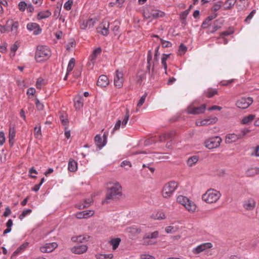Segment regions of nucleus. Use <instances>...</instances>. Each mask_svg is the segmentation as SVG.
I'll return each instance as SVG.
<instances>
[{"mask_svg": "<svg viewBox=\"0 0 259 259\" xmlns=\"http://www.w3.org/2000/svg\"><path fill=\"white\" fill-rule=\"evenodd\" d=\"M162 47L164 48H169L172 46V44L169 41L165 40L162 38H159Z\"/></svg>", "mask_w": 259, "mask_h": 259, "instance_id": "43", "label": "nucleus"}, {"mask_svg": "<svg viewBox=\"0 0 259 259\" xmlns=\"http://www.w3.org/2000/svg\"><path fill=\"white\" fill-rule=\"evenodd\" d=\"M130 232H132L133 233H140L141 232V229L140 228H138L136 226H132L131 227H129L127 229Z\"/></svg>", "mask_w": 259, "mask_h": 259, "instance_id": "44", "label": "nucleus"}, {"mask_svg": "<svg viewBox=\"0 0 259 259\" xmlns=\"http://www.w3.org/2000/svg\"><path fill=\"white\" fill-rule=\"evenodd\" d=\"M35 105L37 109L38 110H42L44 109V105L41 103L39 100L37 98L35 99Z\"/></svg>", "mask_w": 259, "mask_h": 259, "instance_id": "52", "label": "nucleus"}, {"mask_svg": "<svg viewBox=\"0 0 259 259\" xmlns=\"http://www.w3.org/2000/svg\"><path fill=\"white\" fill-rule=\"evenodd\" d=\"M27 28L30 31H33V34L38 35L41 31V29L39 25L36 23H29L27 25Z\"/></svg>", "mask_w": 259, "mask_h": 259, "instance_id": "14", "label": "nucleus"}, {"mask_svg": "<svg viewBox=\"0 0 259 259\" xmlns=\"http://www.w3.org/2000/svg\"><path fill=\"white\" fill-rule=\"evenodd\" d=\"M187 51V48L183 44H181L179 46V51L180 52V55H182V54L181 52H182L183 54L185 53V52Z\"/></svg>", "mask_w": 259, "mask_h": 259, "instance_id": "49", "label": "nucleus"}, {"mask_svg": "<svg viewBox=\"0 0 259 259\" xmlns=\"http://www.w3.org/2000/svg\"><path fill=\"white\" fill-rule=\"evenodd\" d=\"M199 157L197 156H193L189 158L187 160V164L189 166H192L195 164L198 160Z\"/></svg>", "mask_w": 259, "mask_h": 259, "instance_id": "34", "label": "nucleus"}, {"mask_svg": "<svg viewBox=\"0 0 259 259\" xmlns=\"http://www.w3.org/2000/svg\"><path fill=\"white\" fill-rule=\"evenodd\" d=\"M219 21V20H217L214 21V25L212 27V29L211 30H210L211 33H214L217 30H218L221 28V25H219L218 24Z\"/></svg>", "mask_w": 259, "mask_h": 259, "instance_id": "46", "label": "nucleus"}, {"mask_svg": "<svg viewBox=\"0 0 259 259\" xmlns=\"http://www.w3.org/2000/svg\"><path fill=\"white\" fill-rule=\"evenodd\" d=\"M218 91L216 89L213 90L212 89H208L207 91L204 92L205 95L209 98H212L215 95L218 94Z\"/></svg>", "mask_w": 259, "mask_h": 259, "instance_id": "33", "label": "nucleus"}, {"mask_svg": "<svg viewBox=\"0 0 259 259\" xmlns=\"http://www.w3.org/2000/svg\"><path fill=\"white\" fill-rule=\"evenodd\" d=\"M249 132H250L249 130L245 128L243 129L239 134H238L239 136L240 137V139H242Z\"/></svg>", "mask_w": 259, "mask_h": 259, "instance_id": "53", "label": "nucleus"}, {"mask_svg": "<svg viewBox=\"0 0 259 259\" xmlns=\"http://www.w3.org/2000/svg\"><path fill=\"white\" fill-rule=\"evenodd\" d=\"M27 4L24 1H21L18 4V9L21 12H24L25 9L27 8Z\"/></svg>", "mask_w": 259, "mask_h": 259, "instance_id": "41", "label": "nucleus"}, {"mask_svg": "<svg viewBox=\"0 0 259 259\" xmlns=\"http://www.w3.org/2000/svg\"><path fill=\"white\" fill-rule=\"evenodd\" d=\"M123 76L122 72L119 71L118 70L116 71V75L114 77V85L118 88H121L123 85Z\"/></svg>", "mask_w": 259, "mask_h": 259, "instance_id": "11", "label": "nucleus"}, {"mask_svg": "<svg viewBox=\"0 0 259 259\" xmlns=\"http://www.w3.org/2000/svg\"><path fill=\"white\" fill-rule=\"evenodd\" d=\"M177 187L178 184L175 181H171L166 183L162 189V196L165 198L170 197Z\"/></svg>", "mask_w": 259, "mask_h": 259, "instance_id": "4", "label": "nucleus"}, {"mask_svg": "<svg viewBox=\"0 0 259 259\" xmlns=\"http://www.w3.org/2000/svg\"><path fill=\"white\" fill-rule=\"evenodd\" d=\"M29 243L25 242L21 244L13 253L11 257L17 255L18 254L21 253L28 247Z\"/></svg>", "mask_w": 259, "mask_h": 259, "instance_id": "19", "label": "nucleus"}, {"mask_svg": "<svg viewBox=\"0 0 259 259\" xmlns=\"http://www.w3.org/2000/svg\"><path fill=\"white\" fill-rule=\"evenodd\" d=\"M177 201L183 205L189 211L194 212L196 208L193 202L190 200L187 197L180 195L177 198Z\"/></svg>", "mask_w": 259, "mask_h": 259, "instance_id": "6", "label": "nucleus"}, {"mask_svg": "<svg viewBox=\"0 0 259 259\" xmlns=\"http://www.w3.org/2000/svg\"><path fill=\"white\" fill-rule=\"evenodd\" d=\"M141 259H155V258L149 254H142L141 255Z\"/></svg>", "mask_w": 259, "mask_h": 259, "instance_id": "64", "label": "nucleus"}, {"mask_svg": "<svg viewBox=\"0 0 259 259\" xmlns=\"http://www.w3.org/2000/svg\"><path fill=\"white\" fill-rule=\"evenodd\" d=\"M255 115L249 114L248 116H245L242 118L241 120V123L243 124H248L255 119Z\"/></svg>", "mask_w": 259, "mask_h": 259, "instance_id": "23", "label": "nucleus"}, {"mask_svg": "<svg viewBox=\"0 0 259 259\" xmlns=\"http://www.w3.org/2000/svg\"><path fill=\"white\" fill-rule=\"evenodd\" d=\"M164 15V12L157 10H154L152 7H150L144 9L143 16L146 19L150 18H157L162 17Z\"/></svg>", "mask_w": 259, "mask_h": 259, "instance_id": "5", "label": "nucleus"}, {"mask_svg": "<svg viewBox=\"0 0 259 259\" xmlns=\"http://www.w3.org/2000/svg\"><path fill=\"white\" fill-rule=\"evenodd\" d=\"M256 12V11L255 10H253L250 13V14L247 16V17L246 18V19H245L244 21L246 23H249L250 20L252 19V18L253 17V15H254V14Z\"/></svg>", "mask_w": 259, "mask_h": 259, "instance_id": "50", "label": "nucleus"}, {"mask_svg": "<svg viewBox=\"0 0 259 259\" xmlns=\"http://www.w3.org/2000/svg\"><path fill=\"white\" fill-rule=\"evenodd\" d=\"M75 59L73 58L70 60L67 68V73H69L73 70L75 65Z\"/></svg>", "mask_w": 259, "mask_h": 259, "instance_id": "38", "label": "nucleus"}, {"mask_svg": "<svg viewBox=\"0 0 259 259\" xmlns=\"http://www.w3.org/2000/svg\"><path fill=\"white\" fill-rule=\"evenodd\" d=\"M158 236V232L154 231L151 233L146 234L143 237L144 243L145 244H153V243L150 241H146V239L156 238Z\"/></svg>", "mask_w": 259, "mask_h": 259, "instance_id": "15", "label": "nucleus"}, {"mask_svg": "<svg viewBox=\"0 0 259 259\" xmlns=\"http://www.w3.org/2000/svg\"><path fill=\"white\" fill-rule=\"evenodd\" d=\"M152 53L151 50H149L148 52L147 55V64L148 65L147 66V71L149 72V74L151 73L150 72V67H151V63L150 62L152 60Z\"/></svg>", "mask_w": 259, "mask_h": 259, "instance_id": "35", "label": "nucleus"}, {"mask_svg": "<svg viewBox=\"0 0 259 259\" xmlns=\"http://www.w3.org/2000/svg\"><path fill=\"white\" fill-rule=\"evenodd\" d=\"M57 246L58 244L56 242L46 243L40 248V250L42 252L49 253L53 251Z\"/></svg>", "mask_w": 259, "mask_h": 259, "instance_id": "12", "label": "nucleus"}, {"mask_svg": "<svg viewBox=\"0 0 259 259\" xmlns=\"http://www.w3.org/2000/svg\"><path fill=\"white\" fill-rule=\"evenodd\" d=\"M97 259H111L113 257L112 254H100L96 255Z\"/></svg>", "mask_w": 259, "mask_h": 259, "instance_id": "40", "label": "nucleus"}, {"mask_svg": "<svg viewBox=\"0 0 259 259\" xmlns=\"http://www.w3.org/2000/svg\"><path fill=\"white\" fill-rule=\"evenodd\" d=\"M129 117H130L129 110L128 109H126L125 116H124L122 121L121 122V127H124L125 126V125L127 124V121L128 120Z\"/></svg>", "mask_w": 259, "mask_h": 259, "instance_id": "39", "label": "nucleus"}, {"mask_svg": "<svg viewBox=\"0 0 259 259\" xmlns=\"http://www.w3.org/2000/svg\"><path fill=\"white\" fill-rule=\"evenodd\" d=\"M101 52L102 49L100 47H99L95 49L91 56V61H93V60H96L97 55L100 54L101 53Z\"/></svg>", "mask_w": 259, "mask_h": 259, "instance_id": "37", "label": "nucleus"}, {"mask_svg": "<svg viewBox=\"0 0 259 259\" xmlns=\"http://www.w3.org/2000/svg\"><path fill=\"white\" fill-rule=\"evenodd\" d=\"M61 10V6H57L54 12V17L58 18L60 15V12Z\"/></svg>", "mask_w": 259, "mask_h": 259, "instance_id": "55", "label": "nucleus"}, {"mask_svg": "<svg viewBox=\"0 0 259 259\" xmlns=\"http://www.w3.org/2000/svg\"><path fill=\"white\" fill-rule=\"evenodd\" d=\"M113 25V27L112 29V31L113 32L115 35H117L119 34V25L120 22L117 20H115L112 23Z\"/></svg>", "mask_w": 259, "mask_h": 259, "instance_id": "29", "label": "nucleus"}, {"mask_svg": "<svg viewBox=\"0 0 259 259\" xmlns=\"http://www.w3.org/2000/svg\"><path fill=\"white\" fill-rule=\"evenodd\" d=\"M170 55H171L170 54H163L162 57L161 58V64H162V66H163L164 70H165V73H166V69H167V64H166V62H167V59L169 57Z\"/></svg>", "mask_w": 259, "mask_h": 259, "instance_id": "36", "label": "nucleus"}, {"mask_svg": "<svg viewBox=\"0 0 259 259\" xmlns=\"http://www.w3.org/2000/svg\"><path fill=\"white\" fill-rule=\"evenodd\" d=\"M72 4L73 1L72 0H68L65 3L64 8L66 10L69 11L71 10Z\"/></svg>", "mask_w": 259, "mask_h": 259, "instance_id": "48", "label": "nucleus"}, {"mask_svg": "<svg viewBox=\"0 0 259 259\" xmlns=\"http://www.w3.org/2000/svg\"><path fill=\"white\" fill-rule=\"evenodd\" d=\"M83 106L82 99L80 97H76L74 99V107L76 110L80 109Z\"/></svg>", "mask_w": 259, "mask_h": 259, "instance_id": "28", "label": "nucleus"}, {"mask_svg": "<svg viewBox=\"0 0 259 259\" xmlns=\"http://www.w3.org/2000/svg\"><path fill=\"white\" fill-rule=\"evenodd\" d=\"M252 102L253 99L252 98L243 97L237 101L236 105L238 108L245 109L247 108Z\"/></svg>", "mask_w": 259, "mask_h": 259, "instance_id": "9", "label": "nucleus"}, {"mask_svg": "<svg viewBox=\"0 0 259 259\" xmlns=\"http://www.w3.org/2000/svg\"><path fill=\"white\" fill-rule=\"evenodd\" d=\"M121 241V239L119 238H116L112 239L110 241V243L112 245V249L115 250L119 246V243Z\"/></svg>", "mask_w": 259, "mask_h": 259, "instance_id": "32", "label": "nucleus"}, {"mask_svg": "<svg viewBox=\"0 0 259 259\" xmlns=\"http://www.w3.org/2000/svg\"><path fill=\"white\" fill-rule=\"evenodd\" d=\"M120 166L121 167H124L126 169H128V168L125 166H127L128 167H131L132 166V164L129 161L124 160L121 162Z\"/></svg>", "mask_w": 259, "mask_h": 259, "instance_id": "57", "label": "nucleus"}, {"mask_svg": "<svg viewBox=\"0 0 259 259\" xmlns=\"http://www.w3.org/2000/svg\"><path fill=\"white\" fill-rule=\"evenodd\" d=\"M95 142L97 146L99 148L101 149L106 144L104 142V141L102 139L100 135H97L95 137Z\"/></svg>", "mask_w": 259, "mask_h": 259, "instance_id": "22", "label": "nucleus"}, {"mask_svg": "<svg viewBox=\"0 0 259 259\" xmlns=\"http://www.w3.org/2000/svg\"><path fill=\"white\" fill-rule=\"evenodd\" d=\"M221 196L220 192L214 190H208L202 196V199L207 203L217 202Z\"/></svg>", "mask_w": 259, "mask_h": 259, "instance_id": "3", "label": "nucleus"}, {"mask_svg": "<svg viewBox=\"0 0 259 259\" xmlns=\"http://www.w3.org/2000/svg\"><path fill=\"white\" fill-rule=\"evenodd\" d=\"M109 23H108L107 27L103 25L100 26L97 28V31L99 33H101L104 36H107L109 34Z\"/></svg>", "mask_w": 259, "mask_h": 259, "instance_id": "20", "label": "nucleus"}, {"mask_svg": "<svg viewBox=\"0 0 259 259\" xmlns=\"http://www.w3.org/2000/svg\"><path fill=\"white\" fill-rule=\"evenodd\" d=\"M51 56L50 49L46 46H38L37 47L35 54V59L38 62L46 61Z\"/></svg>", "mask_w": 259, "mask_h": 259, "instance_id": "2", "label": "nucleus"}, {"mask_svg": "<svg viewBox=\"0 0 259 259\" xmlns=\"http://www.w3.org/2000/svg\"><path fill=\"white\" fill-rule=\"evenodd\" d=\"M238 139H240L239 134H229L226 136L225 142L227 144H230L235 142Z\"/></svg>", "mask_w": 259, "mask_h": 259, "instance_id": "17", "label": "nucleus"}, {"mask_svg": "<svg viewBox=\"0 0 259 259\" xmlns=\"http://www.w3.org/2000/svg\"><path fill=\"white\" fill-rule=\"evenodd\" d=\"M222 142V139L219 136L212 137L205 142V145L209 149L218 148Z\"/></svg>", "mask_w": 259, "mask_h": 259, "instance_id": "7", "label": "nucleus"}, {"mask_svg": "<svg viewBox=\"0 0 259 259\" xmlns=\"http://www.w3.org/2000/svg\"><path fill=\"white\" fill-rule=\"evenodd\" d=\"M218 120L217 117H210L200 121H196V124L197 126H205L216 123Z\"/></svg>", "mask_w": 259, "mask_h": 259, "instance_id": "10", "label": "nucleus"}, {"mask_svg": "<svg viewBox=\"0 0 259 259\" xmlns=\"http://www.w3.org/2000/svg\"><path fill=\"white\" fill-rule=\"evenodd\" d=\"M210 21H207V19H205L201 25V27L203 29L207 28L210 25Z\"/></svg>", "mask_w": 259, "mask_h": 259, "instance_id": "60", "label": "nucleus"}, {"mask_svg": "<svg viewBox=\"0 0 259 259\" xmlns=\"http://www.w3.org/2000/svg\"><path fill=\"white\" fill-rule=\"evenodd\" d=\"M51 15V12L49 10L39 12L37 14L38 20H41L49 17Z\"/></svg>", "mask_w": 259, "mask_h": 259, "instance_id": "24", "label": "nucleus"}, {"mask_svg": "<svg viewBox=\"0 0 259 259\" xmlns=\"http://www.w3.org/2000/svg\"><path fill=\"white\" fill-rule=\"evenodd\" d=\"M32 212V209H26L23 210L22 212L19 216V219L22 220L27 214H30Z\"/></svg>", "mask_w": 259, "mask_h": 259, "instance_id": "42", "label": "nucleus"}, {"mask_svg": "<svg viewBox=\"0 0 259 259\" xmlns=\"http://www.w3.org/2000/svg\"><path fill=\"white\" fill-rule=\"evenodd\" d=\"M176 230L173 226H169L165 228V232L167 233H173L176 232Z\"/></svg>", "mask_w": 259, "mask_h": 259, "instance_id": "58", "label": "nucleus"}, {"mask_svg": "<svg viewBox=\"0 0 259 259\" xmlns=\"http://www.w3.org/2000/svg\"><path fill=\"white\" fill-rule=\"evenodd\" d=\"M121 188L118 183H116L112 187L108 188L105 199L102 201V203L107 204L110 200L114 199L117 195H121Z\"/></svg>", "mask_w": 259, "mask_h": 259, "instance_id": "1", "label": "nucleus"}, {"mask_svg": "<svg viewBox=\"0 0 259 259\" xmlns=\"http://www.w3.org/2000/svg\"><path fill=\"white\" fill-rule=\"evenodd\" d=\"M5 142V136L4 133L0 132V145H3Z\"/></svg>", "mask_w": 259, "mask_h": 259, "instance_id": "61", "label": "nucleus"}, {"mask_svg": "<svg viewBox=\"0 0 259 259\" xmlns=\"http://www.w3.org/2000/svg\"><path fill=\"white\" fill-rule=\"evenodd\" d=\"M109 81L106 75H101L99 76L97 84L101 87H106L109 84Z\"/></svg>", "mask_w": 259, "mask_h": 259, "instance_id": "16", "label": "nucleus"}, {"mask_svg": "<svg viewBox=\"0 0 259 259\" xmlns=\"http://www.w3.org/2000/svg\"><path fill=\"white\" fill-rule=\"evenodd\" d=\"M95 21L92 19H89L86 22H83L80 25V28L81 29H85L87 28H91L94 26Z\"/></svg>", "mask_w": 259, "mask_h": 259, "instance_id": "25", "label": "nucleus"}, {"mask_svg": "<svg viewBox=\"0 0 259 259\" xmlns=\"http://www.w3.org/2000/svg\"><path fill=\"white\" fill-rule=\"evenodd\" d=\"M175 135V131H170L169 132H167L164 134H163L162 136H161L160 138V141H163L165 140L169 139L170 138H172L174 137Z\"/></svg>", "mask_w": 259, "mask_h": 259, "instance_id": "30", "label": "nucleus"}, {"mask_svg": "<svg viewBox=\"0 0 259 259\" xmlns=\"http://www.w3.org/2000/svg\"><path fill=\"white\" fill-rule=\"evenodd\" d=\"M255 202L253 199H249L244 203V207L247 210H252L255 207Z\"/></svg>", "mask_w": 259, "mask_h": 259, "instance_id": "26", "label": "nucleus"}, {"mask_svg": "<svg viewBox=\"0 0 259 259\" xmlns=\"http://www.w3.org/2000/svg\"><path fill=\"white\" fill-rule=\"evenodd\" d=\"M147 96V94L146 93H145L141 97V98L140 99L138 103V104H137V106L140 107H141L143 104L145 102V99H146V98Z\"/></svg>", "mask_w": 259, "mask_h": 259, "instance_id": "47", "label": "nucleus"}, {"mask_svg": "<svg viewBox=\"0 0 259 259\" xmlns=\"http://www.w3.org/2000/svg\"><path fill=\"white\" fill-rule=\"evenodd\" d=\"M34 135L36 137H38V136L41 134V127L39 126L38 127H35L34 129Z\"/></svg>", "mask_w": 259, "mask_h": 259, "instance_id": "62", "label": "nucleus"}, {"mask_svg": "<svg viewBox=\"0 0 259 259\" xmlns=\"http://www.w3.org/2000/svg\"><path fill=\"white\" fill-rule=\"evenodd\" d=\"M206 109L205 104H203L199 107H194L193 105H190L188 107L187 112L189 114L197 115L204 113Z\"/></svg>", "mask_w": 259, "mask_h": 259, "instance_id": "8", "label": "nucleus"}, {"mask_svg": "<svg viewBox=\"0 0 259 259\" xmlns=\"http://www.w3.org/2000/svg\"><path fill=\"white\" fill-rule=\"evenodd\" d=\"M189 13V10H186L180 14V19H186Z\"/></svg>", "mask_w": 259, "mask_h": 259, "instance_id": "56", "label": "nucleus"}, {"mask_svg": "<svg viewBox=\"0 0 259 259\" xmlns=\"http://www.w3.org/2000/svg\"><path fill=\"white\" fill-rule=\"evenodd\" d=\"M90 238L89 236H73L71 237V240L74 242H79L82 243L85 241H87L88 239Z\"/></svg>", "mask_w": 259, "mask_h": 259, "instance_id": "18", "label": "nucleus"}, {"mask_svg": "<svg viewBox=\"0 0 259 259\" xmlns=\"http://www.w3.org/2000/svg\"><path fill=\"white\" fill-rule=\"evenodd\" d=\"M88 249V246L85 245H77L71 248V251L74 253L80 254L84 253Z\"/></svg>", "mask_w": 259, "mask_h": 259, "instance_id": "13", "label": "nucleus"}, {"mask_svg": "<svg viewBox=\"0 0 259 259\" xmlns=\"http://www.w3.org/2000/svg\"><path fill=\"white\" fill-rule=\"evenodd\" d=\"M68 170L71 172H75L77 169V162L72 159H70L68 162Z\"/></svg>", "mask_w": 259, "mask_h": 259, "instance_id": "21", "label": "nucleus"}, {"mask_svg": "<svg viewBox=\"0 0 259 259\" xmlns=\"http://www.w3.org/2000/svg\"><path fill=\"white\" fill-rule=\"evenodd\" d=\"M222 3H223L222 1H219L214 3L213 7L212 8V10L214 12L218 11L222 6Z\"/></svg>", "mask_w": 259, "mask_h": 259, "instance_id": "45", "label": "nucleus"}, {"mask_svg": "<svg viewBox=\"0 0 259 259\" xmlns=\"http://www.w3.org/2000/svg\"><path fill=\"white\" fill-rule=\"evenodd\" d=\"M83 213L84 214V218H87L90 216H92L93 214H94V211L93 210H84V211H83Z\"/></svg>", "mask_w": 259, "mask_h": 259, "instance_id": "59", "label": "nucleus"}, {"mask_svg": "<svg viewBox=\"0 0 259 259\" xmlns=\"http://www.w3.org/2000/svg\"><path fill=\"white\" fill-rule=\"evenodd\" d=\"M121 125V121L120 120H118L115 123V125L112 130V134H113L115 131L118 130L120 128V126Z\"/></svg>", "mask_w": 259, "mask_h": 259, "instance_id": "54", "label": "nucleus"}, {"mask_svg": "<svg viewBox=\"0 0 259 259\" xmlns=\"http://www.w3.org/2000/svg\"><path fill=\"white\" fill-rule=\"evenodd\" d=\"M15 137V131L14 129L10 128L9 130V139H14Z\"/></svg>", "mask_w": 259, "mask_h": 259, "instance_id": "63", "label": "nucleus"}, {"mask_svg": "<svg viewBox=\"0 0 259 259\" xmlns=\"http://www.w3.org/2000/svg\"><path fill=\"white\" fill-rule=\"evenodd\" d=\"M235 0H227L223 4V6L224 7L225 10H230L235 5Z\"/></svg>", "mask_w": 259, "mask_h": 259, "instance_id": "31", "label": "nucleus"}, {"mask_svg": "<svg viewBox=\"0 0 259 259\" xmlns=\"http://www.w3.org/2000/svg\"><path fill=\"white\" fill-rule=\"evenodd\" d=\"M146 72L143 70H140L138 72L137 75V82L141 84L142 82L146 78Z\"/></svg>", "mask_w": 259, "mask_h": 259, "instance_id": "27", "label": "nucleus"}, {"mask_svg": "<svg viewBox=\"0 0 259 259\" xmlns=\"http://www.w3.org/2000/svg\"><path fill=\"white\" fill-rule=\"evenodd\" d=\"M204 250V248H203V246L201 245L198 246L196 248H195L193 252L194 254H198L200 252L203 251Z\"/></svg>", "mask_w": 259, "mask_h": 259, "instance_id": "51", "label": "nucleus"}]
</instances>
